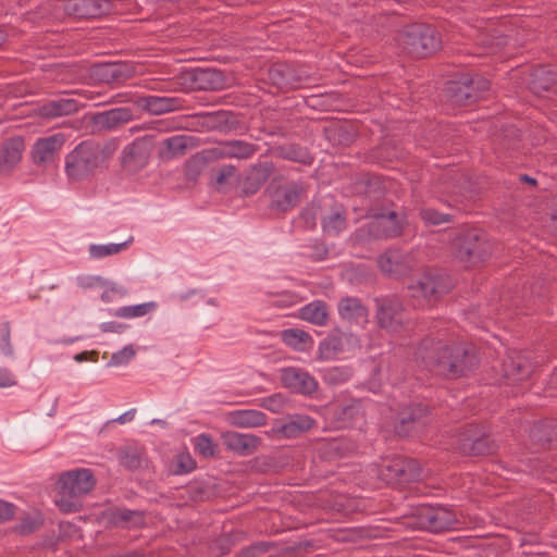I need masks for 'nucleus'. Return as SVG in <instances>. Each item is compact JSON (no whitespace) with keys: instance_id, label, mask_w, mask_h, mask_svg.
Here are the masks:
<instances>
[{"instance_id":"393cba45","label":"nucleus","mask_w":557,"mask_h":557,"mask_svg":"<svg viewBox=\"0 0 557 557\" xmlns=\"http://www.w3.org/2000/svg\"><path fill=\"white\" fill-rule=\"evenodd\" d=\"M24 151V139L11 137L0 146V176L8 175L21 161Z\"/></svg>"},{"instance_id":"1a4fd4ad","label":"nucleus","mask_w":557,"mask_h":557,"mask_svg":"<svg viewBox=\"0 0 557 557\" xmlns=\"http://www.w3.org/2000/svg\"><path fill=\"white\" fill-rule=\"evenodd\" d=\"M421 467L418 461L410 458L394 457L384 460L379 470L380 478L387 484H405L421 479Z\"/></svg>"},{"instance_id":"a19ab883","label":"nucleus","mask_w":557,"mask_h":557,"mask_svg":"<svg viewBox=\"0 0 557 557\" xmlns=\"http://www.w3.org/2000/svg\"><path fill=\"white\" fill-rule=\"evenodd\" d=\"M344 344L339 334L332 333L320 343L319 355L323 360L334 359L338 354L343 352Z\"/></svg>"},{"instance_id":"37998d69","label":"nucleus","mask_w":557,"mask_h":557,"mask_svg":"<svg viewBox=\"0 0 557 557\" xmlns=\"http://www.w3.org/2000/svg\"><path fill=\"white\" fill-rule=\"evenodd\" d=\"M283 342L297 350H304V344L312 343V338L306 331L287 329L282 332Z\"/></svg>"},{"instance_id":"412c9836","label":"nucleus","mask_w":557,"mask_h":557,"mask_svg":"<svg viewBox=\"0 0 557 557\" xmlns=\"http://www.w3.org/2000/svg\"><path fill=\"white\" fill-rule=\"evenodd\" d=\"M194 119L195 127L206 132H225L235 129L238 126V120L236 115L230 111L199 113L196 114Z\"/></svg>"},{"instance_id":"0e129e2a","label":"nucleus","mask_w":557,"mask_h":557,"mask_svg":"<svg viewBox=\"0 0 557 557\" xmlns=\"http://www.w3.org/2000/svg\"><path fill=\"white\" fill-rule=\"evenodd\" d=\"M14 515V506L0 500V522L11 519Z\"/></svg>"},{"instance_id":"e433bc0d","label":"nucleus","mask_w":557,"mask_h":557,"mask_svg":"<svg viewBox=\"0 0 557 557\" xmlns=\"http://www.w3.org/2000/svg\"><path fill=\"white\" fill-rule=\"evenodd\" d=\"M227 420L237 428H257L267 423V416L258 410H237L230 412Z\"/></svg>"},{"instance_id":"864d4df0","label":"nucleus","mask_w":557,"mask_h":557,"mask_svg":"<svg viewBox=\"0 0 557 557\" xmlns=\"http://www.w3.org/2000/svg\"><path fill=\"white\" fill-rule=\"evenodd\" d=\"M196 449L200 455L209 458L215 455L218 445L208 435L201 434L196 440Z\"/></svg>"},{"instance_id":"f8f14e48","label":"nucleus","mask_w":557,"mask_h":557,"mask_svg":"<svg viewBox=\"0 0 557 557\" xmlns=\"http://www.w3.org/2000/svg\"><path fill=\"white\" fill-rule=\"evenodd\" d=\"M381 271L389 277L399 278L408 275L417 265V259L411 251L389 249L377 260Z\"/></svg>"},{"instance_id":"052dcab7","label":"nucleus","mask_w":557,"mask_h":557,"mask_svg":"<svg viewBox=\"0 0 557 557\" xmlns=\"http://www.w3.org/2000/svg\"><path fill=\"white\" fill-rule=\"evenodd\" d=\"M0 349L3 354L10 355L12 352L11 344H10V329L8 324H3L0 327Z\"/></svg>"},{"instance_id":"72a5a7b5","label":"nucleus","mask_w":557,"mask_h":557,"mask_svg":"<svg viewBox=\"0 0 557 557\" xmlns=\"http://www.w3.org/2000/svg\"><path fill=\"white\" fill-rule=\"evenodd\" d=\"M239 180L240 176L235 165L227 164L211 170L212 186L219 191L226 193L230 188L236 186Z\"/></svg>"},{"instance_id":"f3484780","label":"nucleus","mask_w":557,"mask_h":557,"mask_svg":"<svg viewBox=\"0 0 557 557\" xmlns=\"http://www.w3.org/2000/svg\"><path fill=\"white\" fill-rule=\"evenodd\" d=\"M133 119L134 112L127 107L94 113L89 117L92 133L116 129L117 127L131 122Z\"/></svg>"},{"instance_id":"4c0bfd02","label":"nucleus","mask_w":557,"mask_h":557,"mask_svg":"<svg viewBox=\"0 0 557 557\" xmlns=\"http://www.w3.org/2000/svg\"><path fill=\"white\" fill-rule=\"evenodd\" d=\"M272 154L276 158L294 161L304 165H309L313 161V157L308 149L295 144L282 145L272 148Z\"/></svg>"},{"instance_id":"aec40b11","label":"nucleus","mask_w":557,"mask_h":557,"mask_svg":"<svg viewBox=\"0 0 557 557\" xmlns=\"http://www.w3.org/2000/svg\"><path fill=\"white\" fill-rule=\"evenodd\" d=\"M428 406L417 404L405 407L397 416L395 432L399 436H407L413 430L424 426L428 422Z\"/></svg>"},{"instance_id":"8fccbe9b","label":"nucleus","mask_w":557,"mask_h":557,"mask_svg":"<svg viewBox=\"0 0 557 557\" xmlns=\"http://www.w3.org/2000/svg\"><path fill=\"white\" fill-rule=\"evenodd\" d=\"M127 243L122 244H109V245H91L89 247V253L92 258H103L107 256L119 253L121 250L126 248Z\"/></svg>"},{"instance_id":"2f4dec72","label":"nucleus","mask_w":557,"mask_h":557,"mask_svg":"<svg viewBox=\"0 0 557 557\" xmlns=\"http://www.w3.org/2000/svg\"><path fill=\"white\" fill-rule=\"evenodd\" d=\"M296 548L293 546L280 547L275 542L261 541L243 548L238 554V557H261L267 554H269L270 557H280L290 554Z\"/></svg>"},{"instance_id":"680f3d73","label":"nucleus","mask_w":557,"mask_h":557,"mask_svg":"<svg viewBox=\"0 0 557 557\" xmlns=\"http://www.w3.org/2000/svg\"><path fill=\"white\" fill-rule=\"evenodd\" d=\"M329 255V249L325 244L317 243L312 246L311 258L315 261L324 260Z\"/></svg>"},{"instance_id":"0eeeda50","label":"nucleus","mask_w":557,"mask_h":557,"mask_svg":"<svg viewBox=\"0 0 557 557\" xmlns=\"http://www.w3.org/2000/svg\"><path fill=\"white\" fill-rule=\"evenodd\" d=\"M490 89V82L480 76L462 74L458 79L446 84V96L458 106H468L478 101Z\"/></svg>"},{"instance_id":"4468645a","label":"nucleus","mask_w":557,"mask_h":557,"mask_svg":"<svg viewBox=\"0 0 557 557\" xmlns=\"http://www.w3.org/2000/svg\"><path fill=\"white\" fill-rule=\"evenodd\" d=\"M421 529L431 532H442L454 528L458 522L456 515L446 508L423 506L418 513Z\"/></svg>"},{"instance_id":"5fc2aeb1","label":"nucleus","mask_w":557,"mask_h":557,"mask_svg":"<svg viewBox=\"0 0 557 557\" xmlns=\"http://www.w3.org/2000/svg\"><path fill=\"white\" fill-rule=\"evenodd\" d=\"M196 462L188 454H181L176 457V468L173 470L174 473H187L194 470Z\"/></svg>"},{"instance_id":"79ce46f5","label":"nucleus","mask_w":557,"mask_h":557,"mask_svg":"<svg viewBox=\"0 0 557 557\" xmlns=\"http://www.w3.org/2000/svg\"><path fill=\"white\" fill-rule=\"evenodd\" d=\"M338 312L343 319L355 320L366 315V308L358 298L347 297L341 300Z\"/></svg>"},{"instance_id":"6ab92c4d","label":"nucleus","mask_w":557,"mask_h":557,"mask_svg":"<svg viewBox=\"0 0 557 557\" xmlns=\"http://www.w3.org/2000/svg\"><path fill=\"white\" fill-rule=\"evenodd\" d=\"M533 369L530 357L516 350L510 351L502 363L503 377L512 383L528 379Z\"/></svg>"},{"instance_id":"49530a36","label":"nucleus","mask_w":557,"mask_h":557,"mask_svg":"<svg viewBox=\"0 0 557 557\" xmlns=\"http://www.w3.org/2000/svg\"><path fill=\"white\" fill-rule=\"evenodd\" d=\"M323 231L329 234H338L346 227V218L339 212H332L330 215L325 216L322 221Z\"/></svg>"},{"instance_id":"9d476101","label":"nucleus","mask_w":557,"mask_h":557,"mask_svg":"<svg viewBox=\"0 0 557 557\" xmlns=\"http://www.w3.org/2000/svg\"><path fill=\"white\" fill-rule=\"evenodd\" d=\"M268 79L281 90L301 87L310 81L309 73L300 66L275 63L268 70Z\"/></svg>"},{"instance_id":"c756f323","label":"nucleus","mask_w":557,"mask_h":557,"mask_svg":"<svg viewBox=\"0 0 557 557\" xmlns=\"http://www.w3.org/2000/svg\"><path fill=\"white\" fill-rule=\"evenodd\" d=\"M274 170L275 166L271 161L252 165L243 182V194L246 196L256 194L274 173Z\"/></svg>"},{"instance_id":"c9c22d12","label":"nucleus","mask_w":557,"mask_h":557,"mask_svg":"<svg viewBox=\"0 0 557 557\" xmlns=\"http://www.w3.org/2000/svg\"><path fill=\"white\" fill-rule=\"evenodd\" d=\"M109 522L114 527L131 529L144 525V513L139 510L117 508L110 512Z\"/></svg>"},{"instance_id":"6e6d98bb","label":"nucleus","mask_w":557,"mask_h":557,"mask_svg":"<svg viewBox=\"0 0 557 557\" xmlns=\"http://www.w3.org/2000/svg\"><path fill=\"white\" fill-rule=\"evenodd\" d=\"M135 355V349L132 345L124 347L122 350L112 355L109 362L110 366H120L128 362Z\"/></svg>"},{"instance_id":"39448f33","label":"nucleus","mask_w":557,"mask_h":557,"mask_svg":"<svg viewBox=\"0 0 557 557\" xmlns=\"http://www.w3.org/2000/svg\"><path fill=\"white\" fill-rule=\"evenodd\" d=\"M397 42L412 58H425L441 49L442 37L434 26L414 23L398 33Z\"/></svg>"},{"instance_id":"a211bd4d","label":"nucleus","mask_w":557,"mask_h":557,"mask_svg":"<svg viewBox=\"0 0 557 557\" xmlns=\"http://www.w3.org/2000/svg\"><path fill=\"white\" fill-rule=\"evenodd\" d=\"M376 319L380 327L391 332L398 331L404 324V306L396 297H386L377 301Z\"/></svg>"},{"instance_id":"ea45409f","label":"nucleus","mask_w":557,"mask_h":557,"mask_svg":"<svg viewBox=\"0 0 557 557\" xmlns=\"http://www.w3.org/2000/svg\"><path fill=\"white\" fill-rule=\"evenodd\" d=\"M313 425L314 420L311 417L294 414L290 416L288 421L278 429V432L288 438L297 437L301 433L309 431Z\"/></svg>"},{"instance_id":"de8ad7c7","label":"nucleus","mask_w":557,"mask_h":557,"mask_svg":"<svg viewBox=\"0 0 557 557\" xmlns=\"http://www.w3.org/2000/svg\"><path fill=\"white\" fill-rule=\"evenodd\" d=\"M207 164V158L203 154L193 156L185 164V173L188 180L195 181L203 171Z\"/></svg>"},{"instance_id":"4be33fe9","label":"nucleus","mask_w":557,"mask_h":557,"mask_svg":"<svg viewBox=\"0 0 557 557\" xmlns=\"http://www.w3.org/2000/svg\"><path fill=\"white\" fill-rule=\"evenodd\" d=\"M282 384L295 393L311 395L318 389V382L308 372L299 368H286L281 374Z\"/></svg>"},{"instance_id":"423d86ee","label":"nucleus","mask_w":557,"mask_h":557,"mask_svg":"<svg viewBox=\"0 0 557 557\" xmlns=\"http://www.w3.org/2000/svg\"><path fill=\"white\" fill-rule=\"evenodd\" d=\"M454 256L467 265L486 261L492 255V244L484 232L469 230L460 233L453 242Z\"/></svg>"},{"instance_id":"f03ea898","label":"nucleus","mask_w":557,"mask_h":557,"mask_svg":"<svg viewBox=\"0 0 557 557\" xmlns=\"http://www.w3.org/2000/svg\"><path fill=\"white\" fill-rule=\"evenodd\" d=\"M111 144L83 141L65 158V172L69 178L82 181L92 175L113 154Z\"/></svg>"},{"instance_id":"20e7f679","label":"nucleus","mask_w":557,"mask_h":557,"mask_svg":"<svg viewBox=\"0 0 557 557\" xmlns=\"http://www.w3.org/2000/svg\"><path fill=\"white\" fill-rule=\"evenodd\" d=\"M96 485V479L90 469H75L62 473L55 485L60 498L57 505L64 512L77 511V499L90 493Z\"/></svg>"},{"instance_id":"338daca9","label":"nucleus","mask_w":557,"mask_h":557,"mask_svg":"<svg viewBox=\"0 0 557 557\" xmlns=\"http://www.w3.org/2000/svg\"><path fill=\"white\" fill-rule=\"evenodd\" d=\"M134 416H135V410L132 409V410L121 414L119 418H116L113 421L119 422V423H125L127 421H132L134 419Z\"/></svg>"},{"instance_id":"cd10ccee","label":"nucleus","mask_w":557,"mask_h":557,"mask_svg":"<svg viewBox=\"0 0 557 557\" xmlns=\"http://www.w3.org/2000/svg\"><path fill=\"white\" fill-rule=\"evenodd\" d=\"M79 106L74 99L61 98L58 100L47 101L34 109V114L44 120H53L66 115L74 114L78 111Z\"/></svg>"},{"instance_id":"3c124183","label":"nucleus","mask_w":557,"mask_h":557,"mask_svg":"<svg viewBox=\"0 0 557 557\" xmlns=\"http://www.w3.org/2000/svg\"><path fill=\"white\" fill-rule=\"evenodd\" d=\"M153 308V304H141L136 306L122 307L116 311V315L121 318H135L147 314Z\"/></svg>"},{"instance_id":"a18cd8bd","label":"nucleus","mask_w":557,"mask_h":557,"mask_svg":"<svg viewBox=\"0 0 557 557\" xmlns=\"http://www.w3.org/2000/svg\"><path fill=\"white\" fill-rule=\"evenodd\" d=\"M376 218L385 233V237H396L401 233V226L397 221V215L394 211L388 214H379Z\"/></svg>"},{"instance_id":"2eb2a0df","label":"nucleus","mask_w":557,"mask_h":557,"mask_svg":"<svg viewBox=\"0 0 557 557\" xmlns=\"http://www.w3.org/2000/svg\"><path fill=\"white\" fill-rule=\"evenodd\" d=\"M57 8L77 18H94L109 12L108 0H60Z\"/></svg>"},{"instance_id":"f704fd0d","label":"nucleus","mask_w":557,"mask_h":557,"mask_svg":"<svg viewBox=\"0 0 557 557\" xmlns=\"http://www.w3.org/2000/svg\"><path fill=\"white\" fill-rule=\"evenodd\" d=\"M530 438L542 448L549 447L557 442V422L549 420L534 424L530 430Z\"/></svg>"},{"instance_id":"4d7b16f0","label":"nucleus","mask_w":557,"mask_h":557,"mask_svg":"<svg viewBox=\"0 0 557 557\" xmlns=\"http://www.w3.org/2000/svg\"><path fill=\"white\" fill-rule=\"evenodd\" d=\"M285 405V399L281 394L272 395L262 400L261 406L272 412H280Z\"/></svg>"},{"instance_id":"473e14b6","label":"nucleus","mask_w":557,"mask_h":557,"mask_svg":"<svg viewBox=\"0 0 557 557\" xmlns=\"http://www.w3.org/2000/svg\"><path fill=\"white\" fill-rule=\"evenodd\" d=\"M256 145L243 140L225 141L219 149L212 150L211 153L220 158L248 159L257 152Z\"/></svg>"},{"instance_id":"ddd939ff","label":"nucleus","mask_w":557,"mask_h":557,"mask_svg":"<svg viewBox=\"0 0 557 557\" xmlns=\"http://www.w3.org/2000/svg\"><path fill=\"white\" fill-rule=\"evenodd\" d=\"M135 67L131 63H98L89 69L90 78L97 83L120 84L133 77Z\"/></svg>"},{"instance_id":"f257e3e1","label":"nucleus","mask_w":557,"mask_h":557,"mask_svg":"<svg viewBox=\"0 0 557 557\" xmlns=\"http://www.w3.org/2000/svg\"><path fill=\"white\" fill-rule=\"evenodd\" d=\"M416 359L435 375L457 379L468 375L479 364L475 349L465 343L448 344L426 337L416 350Z\"/></svg>"},{"instance_id":"13d9d810","label":"nucleus","mask_w":557,"mask_h":557,"mask_svg":"<svg viewBox=\"0 0 557 557\" xmlns=\"http://www.w3.org/2000/svg\"><path fill=\"white\" fill-rule=\"evenodd\" d=\"M479 46L482 48H492L493 46L500 47L506 44V40L500 36L479 34L475 38Z\"/></svg>"},{"instance_id":"c03bdc74","label":"nucleus","mask_w":557,"mask_h":557,"mask_svg":"<svg viewBox=\"0 0 557 557\" xmlns=\"http://www.w3.org/2000/svg\"><path fill=\"white\" fill-rule=\"evenodd\" d=\"M385 237V233L381 227L380 221L375 216L371 220L367 225L360 227L356 234L355 238L357 242H366L370 238H383Z\"/></svg>"},{"instance_id":"e2e57ef3","label":"nucleus","mask_w":557,"mask_h":557,"mask_svg":"<svg viewBox=\"0 0 557 557\" xmlns=\"http://www.w3.org/2000/svg\"><path fill=\"white\" fill-rule=\"evenodd\" d=\"M504 134H505V138L507 137H510V141L507 144V143H504L503 146L504 148H516L517 147V143L519 141V133L518 131L515 128V127H508L504 131Z\"/></svg>"},{"instance_id":"9b49d317","label":"nucleus","mask_w":557,"mask_h":557,"mask_svg":"<svg viewBox=\"0 0 557 557\" xmlns=\"http://www.w3.org/2000/svg\"><path fill=\"white\" fill-rule=\"evenodd\" d=\"M154 135L147 134L127 145L122 152V166L128 172H137L144 168L154 147Z\"/></svg>"},{"instance_id":"bf43d9fd","label":"nucleus","mask_w":557,"mask_h":557,"mask_svg":"<svg viewBox=\"0 0 557 557\" xmlns=\"http://www.w3.org/2000/svg\"><path fill=\"white\" fill-rule=\"evenodd\" d=\"M121 462L128 469H136L140 466V457L135 450H124L121 454Z\"/></svg>"},{"instance_id":"c85d7f7f","label":"nucleus","mask_w":557,"mask_h":557,"mask_svg":"<svg viewBox=\"0 0 557 557\" xmlns=\"http://www.w3.org/2000/svg\"><path fill=\"white\" fill-rule=\"evenodd\" d=\"M222 442L227 449L248 456L253 454L261 445V438L253 434H242L237 432H225L222 434Z\"/></svg>"},{"instance_id":"603ef678","label":"nucleus","mask_w":557,"mask_h":557,"mask_svg":"<svg viewBox=\"0 0 557 557\" xmlns=\"http://www.w3.org/2000/svg\"><path fill=\"white\" fill-rule=\"evenodd\" d=\"M420 216L429 225H441L451 220L449 214L440 213L431 208L422 209Z\"/></svg>"},{"instance_id":"7c9ffc66","label":"nucleus","mask_w":557,"mask_h":557,"mask_svg":"<svg viewBox=\"0 0 557 557\" xmlns=\"http://www.w3.org/2000/svg\"><path fill=\"white\" fill-rule=\"evenodd\" d=\"M138 103L149 113L160 115L182 109L184 100L178 97L146 96L139 98Z\"/></svg>"},{"instance_id":"a878e982","label":"nucleus","mask_w":557,"mask_h":557,"mask_svg":"<svg viewBox=\"0 0 557 557\" xmlns=\"http://www.w3.org/2000/svg\"><path fill=\"white\" fill-rule=\"evenodd\" d=\"M528 87L537 96L549 91L557 94V72L548 66L532 70L529 74Z\"/></svg>"},{"instance_id":"7ed1b4c3","label":"nucleus","mask_w":557,"mask_h":557,"mask_svg":"<svg viewBox=\"0 0 557 557\" xmlns=\"http://www.w3.org/2000/svg\"><path fill=\"white\" fill-rule=\"evenodd\" d=\"M453 288L451 278L438 270L428 269L407 287L412 307L422 308L438 301Z\"/></svg>"},{"instance_id":"774afa93","label":"nucleus","mask_w":557,"mask_h":557,"mask_svg":"<svg viewBox=\"0 0 557 557\" xmlns=\"http://www.w3.org/2000/svg\"><path fill=\"white\" fill-rule=\"evenodd\" d=\"M121 327V325L115 324L114 322L104 323L102 325V330L104 332H115Z\"/></svg>"},{"instance_id":"09e8293b","label":"nucleus","mask_w":557,"mask_h":557,"mask_svg":"<svg viewBox=\"0 0 557 557\" xmlns=\"http://www.w3.org/2000/svg\"><path fill=\"white\" fill-rule=\"evenodd\" d=\"M360 413V404L354 403L347 406L338 407L335 410V418L344 426L348 425Z\"/></svg>"},{"instance_id":"69168bd1","label":"nucleus","mask_w":557,"mask_h":557,"mask_svg":"<svg viewBox=\"0 0 557 557\" xmlns=\"http://www.w3.org/2000/svg\"><path fill=\"white\" fill-rule=\"evenodd\" d=\"M14 385H16V381L12 375L5 370H0V387H11Z\"/></svg>"},{"instance_id":"b1692460","label":"nucleus","mask_w":557,"mask_h":557,"mask_svg":"<svg viewBox=\"0 0 557 557\" xmlns=\"http://www.w3.org/2000/svg\"><path fill=\"white\" fill-rule=\"evenodd\" d=\"M187 78L193 84L194 89L218 90L225 86L223 72L215 69H194L187 72Z\"/></svg>"},{"instance_id":"6e6552de","label":"nucleus","mask_w":557,"mask_h":557,"mask_svg":"<svg viewBox=\"0 0 557 557\" xmlns=\"http://www.w3.org/2000/svg\"><path fill=\"white\" fill-rule=\"evenodd\" d=\"M455 448L463 455L483 456L495 451L496 445L484 429L467 424L456 435Z\"/></svg>"},{"instance_id":"58836bf2","label":"nucleus","mask_w":557,"mask_h":557,"mask_svg":"<svg viewBox=\"0 0 557 557\" xmlns=\"http://www.w3.org/2000/svg\"><path fill=\"white\" fill-rule=\"evenodd\" d=\"M299 318L314 325L323 326L329 319L327 306L321 300L312 301L300 309Z\"/></svg>"},{"instance_id":"dca6fc26","label":"nucleus","mask_w":557,"mask_h":557,"mask_svg":"<svg viewBox=\"0 0 557 557\" xmlns=\"http://www.w3.org/2000/svg\"><path fill=\"white\" fill-rule=\"evenodd\" d=\"M268 190L271 196V207L282 212L295 207L305 193L304 187L298 183L276 185L275 180L270 184Z\"/></svg>"},{"instance_id":"bb28decb","label":"nucleus","mask_w":557,"mask_h":557,"mask_svg":"<svg viewBox=\"0 0 557 557\" xmlns=\"http://www.w3.org/2000/svg\"><path fill=\"white\" fill-rule=\"evenodd\" d=\"M199 144V139L189 135H175L165 138L159 149V156L162 159L171 160L186 154L189 150L195 149Z\"/></svg>"},{"instance_id":"5701e85b","label":"nucleus","mask_w":557,"mask_h":557,"mask_svg":"<svg viewBox=\"0 0 557 557\" xmlns=\"http://www.w3.org/2000/svg\"><path fill=\"white\" fill-rule=\"evenodd\" d=\"M64 144L65 136L63 134H54L38 139L32 151L34 162L38 165L52 162Z\"/></svg>"}]
</instances>
